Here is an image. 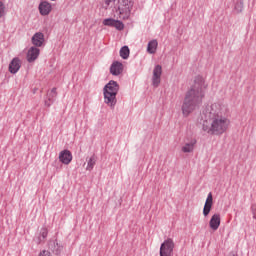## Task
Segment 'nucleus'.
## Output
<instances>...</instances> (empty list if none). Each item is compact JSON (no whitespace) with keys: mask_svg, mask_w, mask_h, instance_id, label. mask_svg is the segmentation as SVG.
Segmentation results:
<instances>
[{"mask_svg":"<svg viewBox=\"0 0 256 256\" xmlns=\"http://www.w3.org/2000/svg\"><path fill=\"white\" fill-rule=\"evenodd\" d=\"M117 0H104V3L106 5V7H109V5H111V3H115Z\"/></svg>","mask_w":256,"mask_h":256,"instance_id":"cd10ccee","label":"nucleus"},{"mask_svg":"<svg viewBox=\"0 0 256 256\" xmlns=\"http://www.w3.org/2000/svg\"><path fill=\"white\" fill-rule=\"evenodd\" d=\"M51 1H57V0H51Z\"/></svg>","mask_w":256,"mask_h":256,"instance_id":"2f4dec72","label":"nucleus"},{"mask_svg":"<svg viewBox=\"0 0 256 256\" xmlns=\"http://www.w3.org/2000/svg\"><path fill=\"white\" fill-rule=\"evenodd\" d=\"M235 11L237 13H241V11H243V2L242 0H238L236 3H235V7H234Z\"/></svg>","mask_w":256,"mask_h":256,"instance_id":"b1692460","label":"nucleus"},{"mask_svg":"<svg viewBox=\"0 0 256 256\" xmlns=\"http://www.w3.org/2000/svg\"><path fill=\"white\" fill-rule=\"evenodd\" d=\"M114 27L115 29H117L118 31H123V29H125V24H123V22L116 20L114 22Z\"/></svg>","mask_w":256,"mask_h":256,"instance_id":"393cba45","label":"nucleus"},{"mask_svg":"<svg viewBox=\"0 0 256 256\" xmlns=\"http://www.w3.org/2000/svg\"><path fill=\"white\" fill-rule=\"evenodd\" d=\"M221 225V214H214L209 222L210 229L217 231Z\"/></svg>","mask_w":256,"mask_h":256,"instance_id":"dca6fc26","label":"nucleus"},{"mask_svg":"<svg viewBox=\"0 0 256 256\" xmlns=\"http://www.w3.org/2000/svg\"><path fill=\"white\" fill-rule=\"evenodd\" d=\"M158 45H159V43L157 42V40H151L148 43L147 51L150 53V55H153L156 53Z\"/></svg>","mask_w":256,"mask_h":256,"instance_id":"a211bd4d","label":"nucleus"},{"mask_svg":"<svg viewBox=\"0 0 256 256\" xmlns=\"http://www.w3.org/2000/svg\"><path fill=\"white\" fill-rule=\"evenodd\" d=\"M39 256H52L50 251L44 250L40 252Z\"/></svg>","mask_w":256,"mask_h":256,"instance_id":"bb28decb","label":"nucleus"},{"mask_svg":"<svg viewBox=\"0 0 256 256\" xmlns=\"http://www.w3.org/2000/svg\"><path fill=\"white\" fill-rule=\"evenodd\" d=\"M110 73L114 75V77H119V75L123 73V63L114 61L110 66Z\"/></svg>","mask_w":256,"mask_h":256,"instance_id":"1a4fd4ad","label":"nucleus"},{"mask_svg":"<svg viewBox=\"0 0 256 256\" xmlns=\"http://www.w3.org/2000/svg\"><path fill=\"white\" fill-rule=\"evenodd\" d=\"M160 256H171V255H167V254H160Z\"/></svg>","mask_w":256,"mask_h":256,"instance_id":"7c9ffc66","label":"nucleus"},{"mask_svg":"<svg viewBox=\"0 0 256 256\" xmlns=\"http://www.w3.org/2000/svg\"><path fill=\"white\" fill-rule=\"evenodd\" d=\"M47 97H48V101H50L51 103H54L57 97V88H52V90L48 92Z\"/></svg>","mask_w":256,"mask_h":256,"instance_id":"4be33fe9","label":"nucleus"},{"mask_svg":"<svg viewBox=\"0 0 256 256\" xmlns=\"http://www.w3.org/2000/svg\"><path fill=\"white\" fill-rule=\"evenodd\" d=\"M8 69L12 75L18 73V71L21 69V59L17 57L13 58L9 64Z\"/></svg>","mask_w":256,"mask_h":256,"instance_id":"f8f14e48","label":"nucleus"},{"mask_svg":"<svg viewBox=\"0 0 256 256\" xmlns=\"http://www.w3.org/2000/svg\"><path fill=\"white\" fill-rule=\"evenodd\" d=\"M38 9H39L40 15H43L45 17L49 15V13H51L53 7L51 6V3L47 1H42L40 2Z\"/></svg>","mask_w":256,"mask_h":256,"instance_id":"4468645a","label":"nucleus"},{"mask_svg":"<svg viewBox=\"0 0 256 256\" xmlns=\"http://www.w3.org/2000/svg\"><path fill=\"white\" fill-rule=\"evenodd\" d=\"M103 93L104 103L111 109H115V105H117V93H119V83L115 80L109 81L104 86Z\"/></svg>","mask_w":256,"mask_h":256,"instance_id":"7ed1b4c3","label":"nucleus"},{"mask_svg":"<svg viewBox=\"0 0 256 256\" xmlns=\"http://www.w3.org/2000/svg\"><path fill=\"white\" fill-rule=\"evenodd\" d=\"M48 249L54 255H61V251H63V246L59 245V242H57V240H50L48 243Z\"/></svg>","mask_w":256,"mask_h":256,"instance_id":"ddd939ff","label":"nucleus"},{"mask_svg":"<svg viewBox=\"0 0 256 256\" xmlns=\"http://www.w3.org/2000/svg\"><path fill=\"white\" fill-rule=\"evenodd\" d=\"M229 123V119L220 116V118H214L210 121V126L203 123L202 129L209 135H223V133L229 129Z\"/></svg>","mask_w":256,"mask_h":256,"instance_id":"f03ea898","label":"nucleus"},{"mask_svg":"<svg viewBox=\"0 0 256 256\" xmlns=\"http://www.w3.org/2000/svg\"><path fill=\"white\" fill-rule=\"evenodd\" d=\"M40 53H41V50L39 48H37L36 46H32L27 53L28 63H33V61H36Z\"/></svg>","mask_w":256,"mask_h":256,"instance_id":"9b49d317","label":"nucleus"},{"mask_svg":"<svg viewBox=\"0 0 256 256\" xmlns=\"http://www.w3.org/2000/svg\"><path fill=\"white\" fill-rule=\"evenodd\" d=\"M174 249H175V242H173V239L168 238L160 246V255L173 256Z\"/></svg>","mask_w":256,"mask_h":256,"instance_id":"423d86ee","label":"nucleus"},{"mask_svg":"<svg viewBox=\"0 0 256 256\" xmlns=\"http://www.w3.org/2000/svg\"><path fill=\"white\" fill-rule=\"evenodd\" d=\"M116 9V13L120 15V19H129L131 9H133V0H118Z\"/></svg>","mask_w":256,"mask_h":256,"instance_id":"39448f33","label":"nucleus"},{"mask_svg":"<svg viewBox=\"0 0 256 256\" xmlns=\"http://www.w3.org/2000/svg\"><path fill=\"white\" fill-rule=\"evenodd\" d=\"M115 19L113 18H107L103 20V25L106 27H114L115 26Z\"/></svg>","mask_w":256,"mask_h":256,"instance_id":"5701e85b","label":"nucleus"},{"mask_svg":"<svg viewBox=\"0 0 256 256\" xmlns=\"http://www.w3.org/2000/svg\"><path fill=\"white\" fill-rule=\"evenodd\" d=\"M205 79L203 76H196L194 79V85L188 90L184 97L182 104V114L184 117H189L191 113L201 105L203 97H205Z\"/></svg>","mask_w":256,"mask_h":256,"instance_id":"f257e3e1","label":"nucleus"},{"mask_svg":"<svg viewBox=\"0 0 256 256\" xmlns=\"http://www.w3.org/2000/svg\"><path fill=\"white\" fill-rule=\"evenodd\" d=\"M163 73V67L156 65L153 70L152 85L153 87H159L161 84V75Z\"/></svg>","mask_w":256,"mask_h":256,"instance_id":"0eeeda50","label":"nucleus"},{"mask_svg":"<svg viewBox=\"0 0 256 256\" xmlns=\"http://www.w3.org/2000/svg\"><path fill=\"white\" fill-rule=\"evenodd\" d=\"M228 256H237V253H235V252H230Z\"/></svg>","mask_w":256,"mask_h":256,"instance_id":"c756f323","label":"nucleus"},{"mask_svg":"<svg viewBox=\"0 0 256 256\" xmlns=\"http://www.w3.org/2000/svg\"><path fill=\"white\" fill-rule=\"evenodd\" d=\"M49 232L47 231V228H42L40 231V236L35 240L37 245H40V243H43L45 239H47V235Z\"/></svg>","mask_w":256,"mask_h":256,"instance_id":"aec40b11","label":"nucleus"},{"mask_svg":"<svg viewBox=\"0 0 256 256\" xmlns=\"http://www.w3.org/2000/svg\"><path fill=\"white\" fill-rule=\"evenodd\" d=\"M220 117H223V114H221V106L217 103L207 106L202 113V119H204L205 124Z\"/></svg>","mask_w":256,"mask_h":256,"instance_id":"20e7f679","label":"nucleus"},{"mask_svg":"<svg viewBox=\"0 0 256 256\" xmlns=\"http://www.w3.org/2000/svg\"><path fill=\"white\" fill-rule=\"evenodd\" d=\"M5 15V4L0 1V19Z\"/></svg>","mask_w":256,"mask_h":256,"instance_id":"a878e982","label":"nucleus"},{"mask_svg":"<svg viewBox=\"0 0 256 256\" xmlns=\"http://www.w3.org/2000/svg\"><path fill=\"white\" fill-rule=\"evenodd\" d=\"M212 208H213V194L210 192L206 198L204 208H203L204 217L209 216V213H211Z\"/></svg>","mask_w":256,"mask_h":256,"instance_id":"9d476101","label":"nucleus"},{"mask_svg":"<svg viewBox=\"0 0 256 256\" xmlns=\"http://www.w3.org/2000/svg\"><path fill=\"white\" fill-rule=\"evenodd\" d=\"M53 102H51V101H49V100H46L45 101V106L46 107H51V104H52Z\"/></svg>","mask_w":256,"mask_h":256,"instance_id":"c85d7f7f","label":"nucleus"},{"mask_svg":"<svg viewBox=\"0 0 256 256\" xmlns=\"http://www.w3.org/2000/svg\"><path fill=\"white\" fill-rule=\"evenodd\" d=\"M196 144H197V140H191L190 142L186 143L181 148L182 153H193V151L195 150Z\"/></svg>","mask_w":256,"mask_h":256,"instance_id":"f3484780","label":"nucleus"},{"mask_svg":"<svg viewBox=\"0 0 256 256\" xmlns=\"http://www.w3.org/2000/svg\"><path fill=\"white\" fill-rule=\"evenodd\" d=\"M129 54H130L129 46H123L120 49V57H122V59H129Z\"/></svg>","mask_w":256,"mask_h":256,"instance_id":"412c9836","label":"nucleus"},{"mask_svg":"<svg viewBox=\"0 0 256 256\" xmlns=\"http://www.w3.org/2000/svg\"><path fill=\"white\" fill-rule=\"evenodd\" d=\"M59 161L63 163V165H69V163L73 161V154L69 150H63L59 153Z\"/></svg>","mask_w":256,"mask_h":256,"instance_id":"6e6552de","label":"nucleus"},{"mask_svg":"<svg viewBox=\"0 0 256 256\" xmlns=\"http://www.w3.org/2000/svg\"><path fill=\"white\" fill-rule=\"evenodd\" d=\"M43 43H45V34L42 32H36L32 36V44L36 47H43Z\"/></svg>","mask_w":256,"mask_h":256,"instance_id":"2eb2a0df","label":"nucleus"},{"mask_svg":"<svg viewBox=\"0 0 256 256\" xmlns=\"http://www.w3.org/2000/svg\"><path fill=\"white\" fill-rule=\"evenodd\" d=\"M97 163V156L92 155L87 162L86 171H93V168L95 167Z\"/></svg>","mask_w":256,"mask_h":256,"instance_id":"6ab92c4d","label":"nucleus"}]
</instances>
